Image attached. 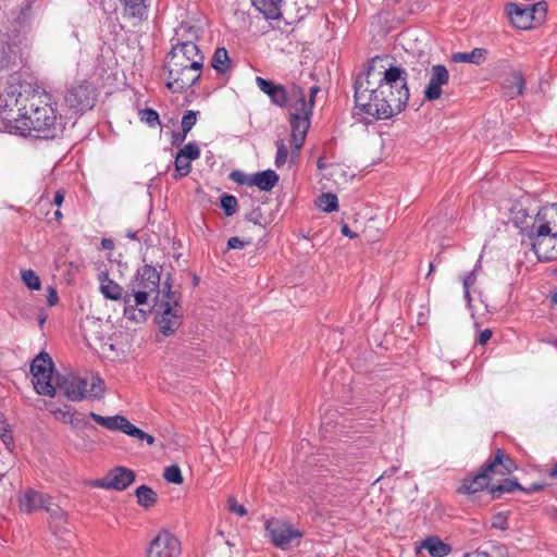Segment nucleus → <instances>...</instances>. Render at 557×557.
Here are the masks:
<instances>
[{
    "label": "nucleus",
    "mask_w": 557,
    "mask_h": 557,
    "mask_svg": "<svg viewBox=\"0 0 557 557\" xmlns=\"http://www.w3.org/2000/svg\"><path fill=\"white\" fill-rule=\"evenodd\" d=\"M154 321L164 336H170L181 326L184 317L182 294L172 289L171 276L163 283L162 295L154 299Z\"/></svg>",
    "instance_id": "6"
},
{
    "label": "nucleus",
    "mask_w": 557,
    "mask_h": 557,
    "mask_svg": "<svg viewBox=\"0 0 557 557\" xmlns=\"http://www.w3.org/2000/svg\"><path fill=\"white\" fill-rule=\"evenodd\" d=\"M491 480L480 469L476 474L466 476L462 480L458 492L461 494H474L491 487Z\"/></svg>",
    "instance_id": "23"
},
{
    "label": "nucleus",
    "mask_w": 557,
    "mask_h": 557,
    "mask_svg": "<svg viewBox=\"0 0 557 557\" xmlns=\"http://www.w3.org/2000/svg\"><path fill=\"white\" fill-rule=\"evenodd\" d=\"M59 301V296L55 289L51 286L48 287L47 302L50 307L55 306Z\"/></svg>",
    "instance_id": "60"
},
{
    "label": "nucleus",
    "mask_w": 557,
    "mask_h": 557,
    "mask_svg": "<svg viewBox=\"0 0 557 557\" xmlns=\"http://www.w3.org/2000/svg\"><path fill=\"white\" fill-rule=\"evenodd\" d=\"M318 205L324 212L336 211L338 209L337 196L332 193H324L319 197Z\"/></svg>",
    "instance_id": "39"
},
{
    "label": "nucleus",
    "mask_w": 557,
    "mask_h": 557,
    "mask_svg": "<svg viewBox=\"0 0 557 557\" xmlns=\"http://www.w3.org/2000/svg\"><path fill=\"white\" fill-rule=\"evenodd\" d=\"M319 91L320 87L313 85L309 89V99L306 100L304 88L299 85L292 84V99H294V102H290L289 125L293 154H298V151L305 144L311 124L315 96Z\"/></svg>",
    "instance_id": "4"
},
{
    "label": "nucleus",
    "mask_w": 557,
    "mask_h": 557,
    "mask_svg": "<svg viewBox=\"0 0 557 557\" xmlns=\"http://www.w3.org/2000/svg\"><path fill=\"white\" fill-rule=\"evenodd\" d=\"M255 82L258 88L270 98L272 104L290 109V102H294V99H292V85L286 87L261 76H257Z\"/></svg>",
    "instance_id": "15"
},
{
    "label": "nucleus",
    "mask_w": 557,
    "mask_h": 557,
    "mask_svg": "<svg viewBox=\"0 0 557 557\" xmlns=\"http://www.w3.org/2000/svg\"><path fill=\"white\" fill-rule=\"evenodd\" d=\"M54 387L60 389L67 399L79 401L85 398L87 380L76 375H58Z\"/></svg>",
    "instance_id": "18"
},
{
    "label": "nucleus",
    "mask_w": 557,
    "mask_h": 557,
    "mask_svg": "<svg viewBox=\"0 0 557 557\" xmlns=\"http://www.w3.org/2000/svg\"><path fill=\"white\" fill-rule=\"evenodd\" d=\"M98 280L100 281V290L107 299L123 300V297L125 296L123 287L111 280L108 272H101L98 275Z\"/></svg>",
    "instance_id": "25"
},
{
    "label": "nucleus",
    "mask_w": 557,
    "mask_h": 557,
    "mask_svg": "<svg viewBox=\"0 0 557 557\" xmlns=\"http://www.w3.org/2000/svg\"><path fill=\"white\" fill-rule=\"evenodd\" d=\"M180 63L184 64V65H189V63H191V61L188 60L187 58H185L180 52L171 49V51L168 53V57H166L165 67L170 69L175 65L177 66Z\"/></svg>",
    "instance_id": "45"
},
{
    "label": "nucleus",
    "mask_w": 557,
    "mask_h": 557,
    "mask_svg": "<svg viewBox=\"0 0 557 557\" xmlns=\"http://www.w3.org/2000/svg\"><path fill=\"white\" fill-rule=\"evenodd\" d=\"M174 165H175V171L177 172V175H175V178L176 177H185L191 171V163H190V161H188L184 157H180L178 153L176 154Z\"/></svg>",
    "instance_id": "42"
},
{
    "label": "nucleus",
    "mask_w": 557,
    "mask_h": 557,
    "mask_svg": "<svg viewBox=\"0 0 557 557\" xmlns=\"http://www.w3.org/2000/svg\"><path fill=\"white\" fill-rule=\"evenodd\" d=\"M504 95L510 99L521 96L525 89L524 75L519 70H511L509 76L503 83Z\"/></svg>",
    "instance_id": "22"
},
{
    "label": "nucleus",
    "mask_w": 557,
    "mask_h": 557,
    "mask_svg": "<svg viewBox=\"0 0 557 557\" xmlns=\"http://www.w3.org/2000/svg\"><path fill=\"white\" fill-rule=\"evenodd\" d=\"M211 66L219 73L225 74L231 67V60L227 50L223 47L216 48L211 59Z\"/></svg>",
    "instance_id": "35"
},
{
    "label": "nucleus",
    "mask_w": 557,
    "mask_h": 557,
    "mask_svg": "<svg viewBox=\"0 0 557 557\" xmlns=\"http://www.w3.org/2000/svg\"><path fill=\"white\" fill-rule=\"evenodd\" d=\"M21 277L23 283L29 288V289H39L41 282L39 276L35 273L33 270H23L21 272Z\"/></svg>",
    "instance_id": "41"
},
{
    "label": "nucleus",
    "mask_w": 557,
    "mask_h": 557,
    "mask_svg": "<svg viewBox=\"0 0 557 557\" xmlns=\"http://www.w3.org/2000/svg\"><path fill=\"white\" fill-rule=\"evenodd\" d=\"M252 5L260 12L267 20H284L286 24H292L283 9V0H251Z\"/></svg>",
    "instance_id": "20"
},
{
    "label": "nucleus",
    "mask_w": 557,
    "mask_h": 557,
    "mask_svg": "<svg viewBox=\"0 0 557 557\" xmlns=\"http://www.w3.org/2000/svg\"><path fill=\"white\" fill-rule=\"evenodd\" d=\"M250 244H251L250 239L243 240L239 237L234 236L227 240V248L228 249H243L245 246L250 245Z\"/></svg>",
    "instance_id": "57"
},
{
    "label": "nucleus",
    "mask_w": 557,
    "mask_h": 557,
    "mask_svg": "<svg viewBox=\"0 0 557 557\" xmlns=\"http://www.w3.org/2000/svg\"><path fill=\"white\" fill-rule=\"evenodd\" d=\"M276 146H277V151H276V157H275V165L277 168H281L282 165L285 164V162L287 160L288 150L283 140H277Z\"/></svg>",
    "instance_id": "48"
},
{
    "label": "nucleus",
    "mask_w": 557,
    "mask_h": 557,
    "mask_svg": "<svg viewBox=\"0 0 557 557\" xmlns=\"http://www.w3.org/2000/svg\"><path fill=\"white\" fill-rule=\"evenodd\" d=\"M181 554V541L168 530H161L147 549V557H180Z\"/></svg>",
    "instance_id": "12"
},
{
    "label": "nucleus",
    "mask_w": 557,
    "mask_h": 557,
    "mask_svg": "<svg viewBox=\"0 0 557 557\" xmlns=\"http://www.w3.org/2000/svg\"><path fill=\"white\" fill-rule=\"evenodd\" d=\"M14 119L16 131L23 136L53 138L58 134L57 102L50 94L44 91L29 99V109Z\"/></svg>",
    "instance_id": "3"
},
{
    "label": "nucleus",
    "mask_w": 557,
    "mask_h": 557,
    "mask_svg": "<svg viewBox=\"0 0 557 557\" xmlns=\"http://www.w3.org/2000/svg\"><path fill=\"white\" fill-rule=\"evenodd\" d=\"M177 153L191 162L200 157V149L196 143H188Z\"/></svg>",
    "instance_id": "43"
},
{
    "label": "nucleus",
    "mask_w": 557,
    "mask_h": 557,
    "mask_svg": "<svg viewBox=\"0 0 557 557\" xmlns=\"http://www.w3.org/2000/svg\"><path fill=\"white\" fill-rule=\"evenodd\" d=\"M54 413L58 419L63 420L64 422H69L70 416H73V413H70L69 411L62 409H59Z\"/></svg>",
    "instance_id": "63"
},
{
    "label": "nucleus",
    "mask_w": 557,
    "mask_h": 557,
    "mask_svg": "<svg viewBox=\"0 0 557 557\" xmlns=\"http://www.w3.org/2000/svg\"><path fill=\"white\" fill-rule=\"evenodd\" d=\"M280 176L273 170H265L250 175L249 186H257L260 190L270 191L278 183Z\"/></svg>",
    "instance_id": "24"
},
{
    "label": "nucleus",
    "mask_w": 557,
    "mask_h": 557,
    "mask_svg": "<svg viewBox=\"0 0 557 557\" xmlns=\"http://www.w3.org/2000/svg\"><path fill=\"white\" fill-rule=\"evenodd\" d=\"M518 468L515 460L505 453L504 449L497 448L480 467V470L491 479L492 475L506 476L511 474Z\"/></svg>",
    "instance_id": "14"
},
{
    "label": "nucleus",
    "mask_w": 557,
    "mask_h": 557,
    "mask_svg": "<svg viewBox=\"0 0 557 557\" xmlns=\"http://www.w3.org/2000/svg\"><path fill=\"white\" fill-rule=\"evenodd\" d=\"M69 423L72 424L75 429H86V428H92L81 414L73 413V416H70Z\"/></svg>",
    "instance_id": "56"
},
{
    "label": "nucleus",
    "mask_w": 557,
    "mask_h": 557,
    "mask_svg": "<svg viewBox=\"0 0 557 557\" xmlns=\"http://www.w3.org/2000/svg\"><path fill=\"white\" fill-rule=\"evenodd\" d=\"M135 495L137 497V503L148 509L154 506L158 502L157 493L148 485H140L137 487Z\"/></svg>",
    "instance_id": "34"
},
{
    "label": "nucleus",
    "mask_w": 557,
    "mask_h": 557,
    "mask_svg": "<svg viewBox=\"0 0 557 557\" xmlns=\"http://www.w3.org/2000/svg\"><path fill=\"white\" fill-rule=\"evenodd\" d=\"M163 476L169 483L181 484L183 482L181 469L176 465L166 467Z\"/></svg>",
    "instance_id": "44"
},
{
    "label": "nucleus",
    "mask_w": 557,
    "mask_h": 557,
    "mask_svg": "<svg viewBox=\"0 0 557 557\" xmlns=\"http://www.w3.org/2000/svg\"><path fill=\"white\" fill-rule=\"evenodd\" d=\"M140 120L146 122L149 126H156L160 123L159 114L156 110L147 108L140 111Z\"/></svg>",
    "instance_id": "47"
},
{
    "label": "nucleus",
    "mask_w": 557,
    "mask_h": 557,
    "mask_svg": "<svg viewBox=\"0 0 557 557\" xmlns=\"http://www.w3.org/2000/svg\"><path fill=\"white\" fill-rule=\"evenodd\" d=\"M177 44L195 42L197 39V30L194 26L182 23L176 30Z\"/></svg>",
    "instance_id": "38"
},
{
    "label": "nucleus",
    "mask_w": 557,
    "mask_h": 557,
    "mask_svg": "<svg viewBox=\"0 0 557 557\" xmlns=\"http://www.w3.org/2000/svg\"><path fill=\"white\" fill-rule=\"evenodd\" d=\"M491 527L493 529L505 531L508 529V518L507 515L504 512H497L492 517V524Z\"/></svg>",
    "instance_id": "50"
},
{
    "label": "nucleus",
    "mask_w": 557,
    "mask_h": 557,
    "mask_svg": "<svg viewBox=\"0 0 557 557\" xmlns=\"http://www.w3.org/2000/svg\"><path fill=\"white\" fill-rule=\"evenodd\" d=\"M507 548L497 542L484 543L475 553V557H506Z\"/></svg>",
    "instance_id": "36"
},
{
    "label": "nucleus",
    "mask_w": 557,
    "mask_h": 557,
    "mask_svg": "<svg viewBox=\"0 0 557 557\" xmlns=\"http://www.w3.org/2000/svg\"><path fill=\"white\" fill-rule=\"evenodd\" d=\"M0 436L5 445H9L13 441L10 425L2 414H0Z\"/></svg>",
    "instance_id": "49"
},
{
    "label": "nucleus",
    "mask_w": 557,
    "mask_h": 557,
    "mask_svg": "<svg viewBox=\"0 0 557 557\" xmlns=\"http://www.w3.org/2000/svg\"><path fill=\"white\" fill-rule=\"evenodd\" d=\"M89 418L92 419L97 424L111 431H122V424H124L126 419L125 417L119 414L112 417H102L95 412H90Z\"/></svg>",
    "instance_id": "33"
},
{
    "label": "nucleus",
    "mask_w": 557,
    "mask_h": 557,
    "mask_svg": "<svg viewBox=\"0 0 557 557\" xmlns=\"http://www.w3.org/2000/svg\"><path fill=\"white\" fill-rule=\"evenodd\" d=\"M187 134H185V131H182V133H173L172 134V145L173 146H180L182 145L186 139Z\"/></svg>",
    "instance_id": "61"
},
{
    "label": "nucleus",
    "mask_w": 557,
    "mask_h": 557,
    "mask_svg": "<svg viewBox=\"0 0 557 557\" xmlns=\"http://www.w3.org/2000/svg\"><path fill=\"white\" fill-rule=\"evenodd\" d=\"M20 77L16 74L0 78V94L2 96H12V98L21 97Z\"/></svg>",
    "instance_id": "31"
},
{
    "label": "nucleus",
    "mask_w": 557,
    "mask_h": 557,
    "mask_svg": "<svg viewBox=\"0 0 557 557\" xmlns=\"http://www.w3.org/2000/svg\"><path fill=\"white\" fill-rule=\"evenodd\" d=\"M32 3L29 0H0L7 21L0 26V71L13 70L22 58L18 35L25 29Z\"/></svg>",
    "instance_id": "2"
},
{
    "label": "nucleus",
    "mask_w": 557,
    "mask_h": 557,
    "mask_svg": "<svg viewBox=\"0 0 557 557\" xmlns=\"http://www.w3.org/2000/svg\"><path fill=\"white\" fill-rule=\"evenodd\" d=\"M52 505L51 497L48 494L34 488L26 490L23 496L20 497V509L26 513H30L37 509H45L47 512L54 516L60 511V508L58 506L53 507Z\"/></svg>",
    "instance_id": "16"
},
{
    "label": "nucleus",
    "mask_w": 557,
    "mask_h": 557,
    "mask_svg": "<svg viewBox=\"0 0 557 557\" xmlns=\"http://www.w3.org/2000/svg\"><path fill=\"white\" fill-rule=\"evenodd\" d=\"M228 510L233 513H236L240 517L247 515V510L243 505H239L235 497H228L227 499Z\"/></svg>",
    "instance_id": "53"
},
{
    "label": "nucleus",
    "mask_w": 557,
    "mask_h": 557,
    "mask_svg": "<svg viewBox=\"0 0 557 557\" xmlns=\"http://www.w3.org/2000/svg\"><path fill=\"white\" fill-rule=\"evenodd\" d=\"M407 81L406 70L391 63L388 57L371 59L354 83L356 108L375 120L392 119L408 104Z\"/></svg>",
    "instance_id": "1"
},
{
    "label": "nucleus",
    "mask_w": 557,
    "mask_h": 557,
    "mask_svg": "<svg viewBox=\"0 0 557 557\" xmlns=\"http://www.w3.org/2000/svg\"><path fill=\"white\" fill-rule=\"evenodd\" d=\"M506 10L511 24L516 28L530 29L545 21L547 3L545 1H539L533 4L509 3Z\"/></svg>",
    "instance_id": "7"
},
{
    "label": "nucleus",
    "mask_w": 557,
    "mask_h": 557,
    "mask_svg": "<svg viewBox=\"0 0 557 557\" xmlns=\"http://www.w3.org/2000/svg\"><path fill=\"white\" fill-rule=\"evenodd\" d=\"M54 364L49 354L41 351L30 364L33 383L38 394L54 397L55 387L52 384Z\"/></svg>",
    "instance_id": "10"
},
{
    "label": "nucleus",
    "mask_w": 557,
    "mask_h": 557,
    "mask_svg": "<svg viewBox=\"0 0 557 557\" xmlns=\"http://www.w3.org/2000/svg\"><path fill=\"white\" fill-rule=\"evenodd\" d=\"M203 66L198 61L189 63V65L178 64L168 70L166 87L173 92H182L195 85L200 78V71Z\"/></svg>",
    "instance_id": "11"
},
{
    "label": "nucleus",
    "mask_w": 557,
    "mask_h": 557,
    "mask_svg": "<svg viewBox=\"0 0 557 557\" xmlns=\"http://www.w3.org/2000/svg\"><path fill=\"white\" fill-rule=\"evenodd\" d=\"M511 67L512 66H511L509 60H507V59H500L496 65V69H499V70H511Z\"/></svg>",
    "instance_id": "64"
},
{
    "label": "nucleus",
    "mask_w": 557,
    "mask_h": 557,
    "mask_svg": "<svg viewBox=\"0 0 557 557\" xmlns=\"http://www.w3.org/2000/svg\"><path fill=\"white\" fill-rule=\"evenodd\" d=\"M128 289L123 297L124 314L129 319H135L136 306L146 305L151 295L154 296V299L162 295L160 273L150 264L138 268L135 277L128 285Z\"/></svg>",
    "instance_id": "5"
},
{
    "label": "nucleus",
    "mask_w": 557,
    "mask_h": 557,
    "mask_svg": "<svg viewBox=\"0 0 557 557\" xmlns=\"http://www.w3.org/2000/svg\"><path fill=\"white\" fill-rule=\"evenodd\" d=\"M245 219L253 223L255 225L264 228V225L261 222V220L263 219V214L260 207L252 209L249 213L246 214Z\"/></svg>",
    "instance_id": "52"
},
{
    "label": "nucleus",
    "mask_w": 557,
    "mask_h": 557,
    "mask_svg": "<svg viewBox=\"0 0 557 557\" xmlns=\"http://www.w3.org/2000/svg\"><path fill=\"white\" fill-rule=\"evenodd\" d=\"M476 281V273L475 269L469 272L466 277L463 278V289H465V297L467 299H470V288L474 285Z\"/></svg>",
    "instance_id": "54"
},
{
    "label": "nucleus",
    "mask_w": 557,
    "mask_h": 557,
    "mask_svg": "<svg viewBox=\"0 0 557 557\" xmlns=\"http://www.w3.org/2000/svg\"><path fill=\"white\" fill-rule=\"evenodd\" d=\"M197 111L187 110L182 117V131L188 134L197 122Z\"/></svg>",
    "instance_id": "46"
},
{
    "label": "nucleus",
    "mask_w": 557,
    "mask_h": 557,
    "mask_svg": "<svg viewBox=\"0 0 557 557\" xmlns=\"http://www.w3.org/2000/svg\"><path fill=\"white\" fill-rule=\"evenodd\" d=\"M487 54V49L474 48L471 52H456L453 54L451 59L454 62L481 65L485 61Z\"/></svg>",
    "instance_id": "28"
},
{
    "label": "nucleus",
    "mask_w": 557,
    "mask_h": 557,
    "mask_svg": "<svg viewBox=\"0 0 557 557\" xmlns=\"http://www.w3.org/2000/svg\"><path fill=\"white\" fill-rule=\"evenodd\" d=\"M535 230L540 234L550 233L557 235V203L545 206L537 211Z\"/></svg>",
    "instance_id": "21"
},
{
    "label": "nucleus",
    "mask_w": 557,
    "mask_h": 557,
    "mask_svg": "<svg viewBox=\"0 0 557 557\" xmlns=\"http://www.w3.org/2000/svg\"><path fill=\"white\" fill-rule=\"evenodd\" d=\"M515 491H525L517 479H505L500 484H494L490 487V494L493 499L500 498L505 493H512Z\"/></svg>",
    "instance_id": "29"
},
{
    "label": "nucleus",
    "mask_w": 557,
    "mask_h": 557,
    "mask_svg": "<svg viewBox=\"0 0 557 557\" xmlns=\"http://www.w3.org/2000/svg\"><path fill=\"white\" fill-rule=\"evenodd\" d=\"M16 104L17 98H12V96H2L0 94V120L2 122H10L15 119L11 113Z\"/></svg>",
    "instance_id": "37"
},
{
    "label": "nucleus",
    "mask_w": 557,
    "mask_h": 557,
    "mask_svg": "<svg viewBox=\"0 0 557 557\" xmlns=\"http://www.w3.org/2000/svg\"><path fill=\"white\" fill-rule=\"evenodd\" d=\"M423 547L432 557H445L450 554L451 547L438 537H429L423 542Z\"/></svg>",
    "instance_id": "32"
},
{
    "label": "nucleus",
    "mask_w": 557,
    "mask_h": 557,
    "mask_svg": "<svg viewBox=\"0 0 557 557\" xmlns=\"http://www.w3.org/2000/svg\"><path fill=\"white\" fill-rule=\"evenodd\" d=\"M448 82L449 73L446 66L443 64L433 65L429 84L424 89V98L428 101L440 99L443 94L442 86L447 85Z\"/></svg>",
    "instance_id": "19"
},
{
    "label": "nucleus",
    "mask_w": 557,
    "mask_h": 557,
    "mask_svg": "<svg viewBox=\"0 0 557 557\" xmlns=\"http://www.w3.org/2000/svg\"><path fill=\"white\" fill-rule=\"evenodd\" d=\"M122 432L127 434L128 436L140 440L144 436V431L132 424L127 419H125L124 424H122Z\"/></svg>",
    "instance_id": "51"
},
{
    "label": "nucleus",
    "mask_w": 557,
    "mask_h": 557,
    "mask_svg": "<svg viewBox=\"0 0 557 557\" xmlns=\"http://www.w3.org/2000/svg\"><path fill=\"white\" fill-rule=\"evenodd\" d=\"M172 50L180 52L191 62L198 61L199 65L203 66L205 55L195 42L176 44L173 45Z\"/></svg>",
    "instance_id": "30"
},
{
    "label": "nucleus",
    "mask_w": 557,
    "mask_h": 557,
    "mask_svg": "<svg viewBox=\"0 0 557 557\" xmlns=\"http://www.w3.org/2000/svg\"><path fill=\"white\" fill-rule=\"evenodd\" d=\"M64 197H65V191L63 189L57 190L53 196V203L55 206L60 207L62 205V202L64 201Z\"/></svg>",
    "instance_id": "62"
},
{
    "label": "nucleus",
    "mask_w": 557,
    "mask_h": 557,
    "mask_svg": "<svg viewBox=\"0 0 557 557\" xmlns=\"http://www.w3.org/2000/svg\"><path fill=\"white\" fill-rule=\"evenodd\" d=\"M535 219H537V213L531 215L527 212L525 209H519L515 212L513 223L517 227L520 228V234L523 235L522 244L525 242V239H529L531 230L536 228Z\"/></svg>",
    "instance_id": "26"
},
{
    "label": "nucleus",
    "mask_w": 557,
    "mask_h": 557,
    "mask_svg": "<svg viewBox=\"0 0 557 557\" xmlns=\"http://www.w3.org/2000/svg\"><path fill=\"white\" fill-rule=\"evenodd\" d=\"M220 207L226 216H232L237 212L238 201L235 196L223 194L220 198Z\"/></svg>",
    "instance_id": "40"
},
{
    "label": "nucleus",
    "mask_w": 557,
    "mask_h": 557,
    "mask_svg": "<svg viewBox=\"0 0 557 557\" xmlns=\"http://www.w3.org/2000/svg\"><path fill=\"white\" fill-rule=\"evenodd\" d=\"M528 243L540 261L557 259V235L540 234L535 228H532Z\"/></svg>",
    "instance_id": "13"
},
{
    "label": "nucleus",
    "mask_w": 557,
    "mask_h": 557,
    "mask_svg": "<svg viewBox=\"0 0 557 557\" xmlns=\"http://www.w3.org/2000/svg\"><path fill=\"white\" fill-rule=\"evenodd\" d=\"M123 4L124 15L143 20L147 17L149 0H120Z\"/></svg>",
    "instance_id": "27"
},
{
    "label": "nucleus",
    "mask_w": 557,
    "mask_h": 557,
    "mask_svg": "<svg viewBox=\"0 0 557 557\" xmlns=\"http://www.w3.org/2000/svg\"><path fill=\"white\" fill-rule=\"evenodd\" d=\"M136 474L133 470L124 467H115L108 474L96 482V486L112 488L115 491L126 490L134 481Z\"/></svg>",
    "instance_id": "17"
},
{
    "label": "nucleus",
    "mask_w": 557,
    "mask_h": 557,
    "mask_svg": "<svg viewBox=\"0 0 557 557\" xmlns=\"http://www.w3.org/2000/svg\"><path fill=\"white\" fill-rule=\"evenodd\" d=\"M230 178L239 184V185H248L249 186V180L250 175H246L244 172L239 170H235L230 174Z\"/></svg>",
    "instance_id": "55"
},
{
    "label": "nucleus",
    "mask_w": 557,
    "mask_h": 557,
    "mask_svg": "<svg viewBox=\"0 0 557 557\" xmlns=\"http://www.w3.org/2000/svg\"><path fill=\"white\" fill-rule=\"evenodd\" d=\"M264 530L270 542L282 550H289L300 544L304 531L293 527L287 520L270 518L264 522Z\"/></svg>",
    "instance_id": "8"
},
{
    "label": "nucleus",
    "mask_w": 557,
    "mask_h": 557,
    "mask_svg": "<svg viewBox=\"0 0 557 557\" xmlns=\"http://www.w3.org/2000/svg\"><path fill=\"white\" fill-rule=\"evenodd\" d=\"M97 95V89L91 83L82 81L66 87L63 102L69 110L83 114L94 108Z\"/></svg>",
    "instance_id": "9"
},
{
    "label": "nucleus",
    "mask_w": 557,
    "mask_h": 557,
    "mask_svg": "<svg viewBox=\"0 0 557 557\" xmlns=\"http://www.w3.org/2000/svg\"><path fill=\"white\" fill-rule=\"evenodd\" d=\"M102 385H103V382L99 376H97L92 380L91 388H90L92 396H95V397L102 396V394L104 392Z\"/></svg>",
    "instance_id": "58"
},
{
    "label": "nucleus",
    "mask_w": 557,
    "mask_h": 557,
    "mask_svg": "<svg viewBox=\"0 0 557 557\" xmlns=\"http://www.w3.org/2000/svg\"><path fill=\"white\" fill-rule=\"evenodd\" d=\"M492 334L493 333L490 329H485V330L481 331L475 341V344L484 346L491 339Z\"/></svg>",
    "instance_id": "59"
}]
</instances>
